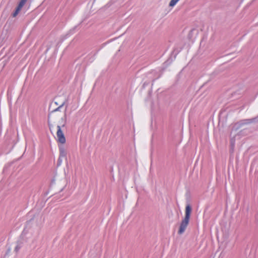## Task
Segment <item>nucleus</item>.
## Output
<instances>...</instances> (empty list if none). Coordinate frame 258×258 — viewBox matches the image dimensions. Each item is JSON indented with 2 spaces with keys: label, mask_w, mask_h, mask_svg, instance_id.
Listing matches in <instances>:
<instances>
[{
  "label": "nucleus",
  "mask_w": 258,
  "mask_h": 258,
  "mask_svg": "<svg viewBox=\"0 0 258 258\" xmlns=\"http://www.w3.org/2000/svg\"><path fill=\"white\" fill-rule=\"evenodd\" d=\"M191 210L190 205L187 204L185 207V217L182 220L178 231V233L180 235L184 233L189 223Z\"/></svg>",
  "instance_id": "obj_1"
},
{
  "label": "nucleus",
  "mask_w": 258,
  "mask_h": 258,
  "mask_svg": "<svg viewBox=\"0 0 258 258\" xmlns=\"http://www.w3.org/2000/svg\"><path fill=\"white\" fill-rule=\"evenodd\" d=\"M67 123V117L66 113L63 115V117H61V122H59V124L57 126V132H56V136L57 138V141L63 144L66 143V140L64 137V134L62 132L61 126L64 127Z\"/></svg>",
  "instance_id": "obj_2"
},
{
  "label": "nucleus",
  "mask_w": 258,
  "mask_h": 258,
  "mask_svg": "<svg viewBox=\"0 0 258 258\" xmlns=\"http://www.w3.org/2000/svg\"><path fill=\"white\" fill-rule=\"evenodd\" d=\"M64 105V103H63L61 105H60L58 107L56 108L55 109L52 111L48 115V126L49 129L51 130V127H52V125L50 124L49 123V118L50 117H61V114L60 113L58 112L60 108Z\"/></svg>",
  "instance_id": "obj_3"
},
{
  "label": "nucleus",
  "mask_w": 258,
  "mask_h": 258,
  "mask_svg": "<svg viewBox=\"0 0 258 258\" xmlns=\"http://www.w3.org/2000/svg\"><path fill=\"white\" fill-rule=\"evenodd\" d=\"M59 157L58 159L59 164H60L61 162V158H66L67 156V151L65 148L63 146H59Z\"/></svg>",
  "instance_id": "obj_4"
},
{
  "label": "nucleus",
  "mask_w": 258,
  "mask_h": 258,
  "mask_svg": "<svg viewBox=\"0 0 258 258\" xmlns=\"http://www.w3.org/2000/svg\"><path fill=\"white\" fill-rule=\"evenodd\" d=\"M26 2V1H25V0H21L20 1V2L19 3L17 8H19V9L21 10L22 8L25 5Z\"/></svg>",
  "instance_id": "obj_5"
},
{
  "label": "nucleus",
  "mask_w": 258,
  "mask_h": 258,
  "mask_svg": "<svg viewBox=\"0 0 258 258\" xmlns=\"http://www.w3.org/2000/svg\"><path fill=\"white\" fill-rule=\"evenodd\" d=\"M179 1V0H171L169 3V6L172 7L174 6Z\"/></svg>",
  "instance_id": "obj_6"
},
{
  "label": "nucleus",
  "mask_w": 258,
  "mask_h": 258,
  "mask_svg": "<svg viewBox=\"0 0 258 258\" xmlns=\"http://www.w3.org/2000/svg\"><path fill=\"white\" fill-rule=\"evenodd\" d=\"M20 10H21L20 9H19V8H17L15 12L13 14V17H16L18 15V14L19 13V12H20Z\"/></svg>",
  "instance_id": "obj_7"
},
{
  "label": "nucleus",
  "mask_w": 258,
  "mask_h": 258,
  "mask_svg": "<svg viewBox=\"0 0 258 258\" xmlns=\"http://www.w3.org/2000/svg\"><path fill=\"white\" fill-rule=\"evenodd\" d=\"M20 248H21V245H20L19 244H18L16 246V247L15 248V250L16 251H18L20 249Z\"/></svg>",
  "instance_id": "obj_8"
},
{
  "label": "nucleus",
  "mask_w": 258,
  "mask_h": 258,
  "mask_svg": "<svg viewBox=\"0 0 258 258\" xmlns=\"http://www.w3.org/2000/svg\"><path fill=\"white\" fill-rule=\"evenodd\" d=\"M250 120H249L248 121H247V123H250L251 122Z\"/></svg>",
  "instance_id": "obj_9"
},
{
  "label": "nucleus",
  "mask_w": 258,
  "mask_h": 258,
  "mask_svg": "<svg viewBox=\"0 0 258 258\" xmlns=\"http://www.w3.org/2000/svg\"><path fill=\"white\" fill-rule=\"evenodd\" d=\"M257 218L258 219V215H257Z\"/></svg>",
  "instance_id": "obj_10"
}]
</instances>
